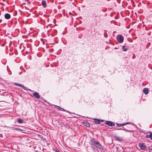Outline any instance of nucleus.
<instances>
[{"mask_svg":"<svg viewBox=\"0 0 152 152\" xmlns=\"http://www.w3.org/2000/svg\"><path fill=\"white\" fill-rule=\"evenodd\" d=\"M149 152H152V149L151 148V149H149Z\"/></svg>","mask_w":152,"mask_h":152,"instance_id":"21","label":"nucleus"},{"mask_svg":"<svg viewBox=\"0 0 152 152\" xmlns=\"http://www.w3.org/2000/svg\"><path fill=\"white\" fill-rule=\"evenodd\" d=\"M129 123H130L129 122H127V123H123L122 124H118V123H116V124L117 126H118V127H120V126H124L125 125H126L129 124Z\"/></svg>","mask_w":152,"mask_h":152,"instance_id":"6","label":"nucleus"},{"mask_svg":"<svg viewBox=\"0 0 152 152\" xmlns=\"http://www.w3.org/2000/svg\"><path fill=\"white\" fill-rule=\"evenodd\" d=\"M150 133L149 135H146L145 137L147 138H150L151 140H152V132H149Z\"/></svg>","mask_w":152,"mask_h":152,"instance_id":"9","label":"nucleus"},{"mask_svg":"<svg viewBox=\"0 0 152 152\" xmlns=\"http://www.w3.org/2000/svg\"><path fill=\"white\" fill-rule=\"evenodd\" d=\"M115 138L116 140L119 141H123V138H119L118 137H115Z\"/></svg>","mask_w":152,"mask_h":152,"instance_id":"15","label":"nucleus"},{"mask_svg":"<svg viewBox=\"0 0 152 152\" xmlns=\"http://www.w3.org/2000/svg\"><path fill=\"white\" fill-rule=\"evenodd\" d=\"M33 95L35 97L37 98V99H39L40 98V96L39 95V93L37 92H35L34 93Z\"/></svg>","mask_w":152,"mask_h":152,"instance_id":"7","label":"nucleus"},{"mask_svg":"<svg viewBox=\"0 0 152 152\" xmlns=\"http://www.w3.org/2000/svg\"><path fill=\"white\" fill-rule=\"evenodd\" d=\"M99 120L100 121V123L101 122H103L104 121L102 120Z\"/></svg>","mask_w":152,"mask_h":152,"instance_id":"22","label":"nucleus"},{"mask_svg":"<svg viewBox=\"0 0 152 152\" xmlns=\"http://www.w3.org/2000/svg\"><path fill=\"white\" fill-rule=\"evenodd\" d=\"M14 130H16V131H21L22 130V129H20L19 128H15L14 129Z\"/></svg>","mask_w":152,"mask_h":152,"instance_id":"19","label":"nucleus"},{"mask_svg":"<svg viewBox=\"0 0 152 152\" xmlns=\"http://www.w3.org/2000/svg\"><path fill=\"white\" fill-rule=\"evenodd\" d=\"M11 16L9 14L6 13L4 15V18L6 19H9L10 18Z\"/></svg>","mask_w":152,"mask_h":152,"instance_id":"8","label":"nucleus"},{"mask_svg":"<svg viewBox=\"0 0 152 152\" xmlns=\"http://www.w3.org/2000/svg\"><path fill=\"white\" fill-rule=\"evenodd\" d=\"M139 145L141 150H144L146 149L147 147L144 143H140Z\"/></svg>","mask_w":152,"mask_h":152,"instance_id":"3","label":"nucleus"},{"mask_svg":"<svg viewBox=\"0 0 152 152\" xmlns=\"http://www.w3.org/2000/svg\"><path fill=\"white\" fill-rule=\"evenodd\" d=\"M125 129V128L124 127H123L122 128H117L115 129L116 130H124Z\"/></svg>","mask_w":152,"mask_h":152,"instance_id":"18","label":"nucleus"},{"mask_svg":"<svg viewBox=\"0 0 152 152\" xmlns=\"http://www.w3.org/2000/svg\"><path fill=\"white\" fill-rule=\"evenodd\" d=\"M57 107V109H58L59 110L63 111H65V110L64 109L62 108L61 107H60L59 106H56Z\"/></svg>","mask_w":152,"mask_h":152,"instance_id":"16","label":"nucleus"},{"mask_svg":"<svg viewBox=\"0 0 152 152\" xmlns=\"http://www.w3.org/2000/svg\"><path fill=\"white\" fill-rule=\"evenodd\" d=\"M2 21V20L1 19H0V23H1Z\"/></svg>","mask_w":152,"mask_h":152,"instance_id":"23","label":"nucleus"},{"mask_svg":"<svg viewBox=\"0 0 152 152\" xmlns=\"http://www.w3.org/2000/svg\"><path fill=\"white\" fill-rule=\"evenodd\" d=\"M56 151H57V152H58V151H57V150Z\"/></svg>","mask_w":152,"mask_h":152,"instance_id":"24","label":"nucleus"},{"mask_svg":"<svg viewBox=\"0 0 152 152\" xmlns=\"http://www.w3.org/2000/svg\"><path fill=\"white\" fill-rule=\"evenodd\" d=\"M148 88H145L143 90V92L145 94H148Z\"/></svg>","mask_w":152,"mask_h":152,"instance_id":"13","label":"nucleus"},{"mask_svg":"<svg viewBox=\"0 0 152 152\" xmlns=\"http://www.w3.org/2000/svg\"><path fill=\"white\" fill-rule=\"evenodd\" d=\"M124 131H126L127 132H130V131L129 130H128V129H126L125 128Z\"/></svg>","mask_w":152,"mask_h":152,"instance_id":"20","label":"nucleus"},{"mask_svg":"<svg viewBox=\"0 0 152 152\" xmlns=\"http://www.w3.org/2000/svg\"><path fill=\"white\" fill-rule=\"evenodd\" d=\"M94 121L95 123L96 124H99L100 123V121L99 119L94 118Z\"/></svg>","mask_w":152,"mask_h":152,"instance_id":"11","label":"nucleus"},{"mask_svg":"<svg viewBox=\"0 0 152 152\" xmlns=\"http://www.w3.org/2000/svg\"><path fill=\"white\" fill-rule=\"evenodd\" d=\"M28 0H25L26 1H28Z\"/></svg>","mask_w":152,"mask_h":152,"instance_id":"25","label":"nucleus"},{"mask_svg":"<svg viewBox=\"0 0 152 152\" xmlns=\"http://www.w3.org/2000/svg\"><path fill=\"white\" fill-rule=\"evenodd\" d=\"M14 85H15L18 86H20V87H21L23 88V89H24L25 90H27V88L26 87H24V85H23L22 84H18L17 83H14Z\"/></svg>","mask_w":152,"mask_h":152,"instance_id":"5","label":"nucleus"},{"mask_svg":"<svg viewBox=\"0 0 152 152\" xmlns=\"http://www.w3.org/2000/svg\"><path fill=\"white\" fill-rule=\"evenodd\" d=\"M17 121L19 123L22 124L23 123V119H21L20 118H18L17 119Z\"/></svg>","mask_w":152,"mask_h":152,"instance_id":"14","label":"nucleus"},{"mask_svg":"<svg viewBox=\"0 0 152 152\" xmlns=\"http://www.w3.org/2000/svg\"><path fill=\"white\" fill-rule=\"evenodd\" d=\"M42 3L43 7H45L47 6V3L45 1L42 0Z\"/></svg>","mask_w":152,"mask_h":152,"instance_id":"10","label":"nucleus"},{"mask_svg":"<svg viewBox=\"0 0 152 152\" xmlns=\"http://www.w3.org/2000/svg\"><path fill=\"white\" fill-rule=\"evenodd\" d=\"M90 143L91 145L94 146L96 148L100 150L102 148V145L94 139L92 138L90 140Z\"/></svg>","mask_w":152,"mask_h":152,"instance_id":"1","label":"nucleus"},{"mask_svg":"<svg viewBox=\"0 0 152 152\" xmlns=\"http://www.w3.org/2000/svg\"><path fill=\"white\" fill-rule=\"evenodd\" d=\"M122 48L123 50L124 51H126L127 50V48H126L125 46L124 45L122 46Z\"/></svg>","mask_w":152,"mask_h":152,"instance_id":"17","label":"nucleus"},{"mask_svg":"<svg viewBox=\"0 0 152 152\" xmlns=\"http://www.w3.org/2000/svg\"><path fill=\"white\" fill-rule=\"evenodd\" d=\"M116 39L117 41L119 43H122L123 42L124 38L121 35H118Z\"/></svg>","mask_w":152,"mask_h":152,"instance_id":"2","label":"nucleus"},{"mask_svg":"<svg viewBox=\"0 0 152 152\" xmlns=\"http://www.w3.org/2000/svg\"><path fill=\"white\" fill-rule=\"evenodd\" d=\"M83 124L86 127H89L90 126L89 123L88 122H83Z\"/></svg>","mask_w":152,"mask_h":152,"instance_id":"12","label":"nucleus"},{"mask_svg":"<svg viewBox=\"0 0 152 152\" xmlns=\"http://www.w3.org/2000/svg\"><path fill=\"white\" fill-rule=\"evenodd\" d=\"M105 124L111 126H113L115 125L114 124L110 121H106L105 122Z\"/></svg>","mask_w":152,"mask_h":152,"instance_id":"4","label":"nucleus"}]
</instances>
